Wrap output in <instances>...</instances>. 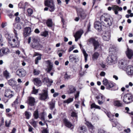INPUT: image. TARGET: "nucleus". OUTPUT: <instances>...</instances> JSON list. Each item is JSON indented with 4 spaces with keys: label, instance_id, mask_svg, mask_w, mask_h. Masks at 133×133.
I'll return each instance as SVG.
<instances>
[{
    "label": "nucleus",
    "instance_id": "1",
    "mask_svg": "<svg viewBox=\"0 0 133 133\" xmlns=\"http://www.w3.org/2000/svg\"><path fill=\"white\" fill-rule=\"evenodd\" d=\"M101 23L99 21H96L94 23V27L96 29L99 30L101 28L102 25L106 27L111 26L113 22L112 19L110 16L108 14H104L100 17Z\"/></svg>",
    "mask_w": 133,
    "mask_h": 133
},
{
    "label": "nucleus",
    "instance_id": "2",
    "mask_svg": "<svg viewBox=\"0 0 133 133\" xmlns=\"http://www.w3.org/2000/svg\"><path fill=\"white\" fill-rule=\"evenodd\" d=\"M31 40V46L33 48L36 47L40 41L39 38L36 36H33L32 37H29L28 38V43H29Z\"/></svg>",
    "mask_w": 133,
    "mask_h": 133
},
{
    "label": "nucleus",
    "instance_id": "3",
    "mask_svg": "<svg viewBox=\"0 0 133 133\" xmlns=\"http://www.w3.org/2000/svg\"><path fill=\"white\" fill-rule=\"evenodd\" d=\"M12 38V41L9 42V44L12 47H18L19 45L20 41L17 36H14Z\"/></svg>",
    "mask_w": 133,
    "mask_h": 133
},
{
    "label": "nucleus",
    "instance_id": "4",
    "mask_svg": "<svg viewBox=\"0 0 133 133\" xmlns=\"http://www.w3.org/2000/svg\"><path fill=\"white\" fill-rule=\"evenodd\" d=\"M123 101L125 104H129L133 102V96L129 94H125L123 96Z\"/></svg>",
    "mask_w": 133,
    "mask_h": 133
},
{
    "label": "nucleus",
    "instance_id": "5",
    "mask_svg": "<svg viewBox=\"0 0 133 133\" xmlns=\"http://www.w3.org/2000/svg\"><path fill=\"white\" fill-rule=\"evenodd\" d=\"M88 41L91 43H92L94 46L95 50L98 49L100 50L101 49V46L98 42L96 41L94 38H91L88 40Z\"/></svg>",
    "mask_w": 133,
    "mask_h": 133
},
{
    "label": "nucleus",
    "instance_id": "6",
    "mask_svg": "<svg viewBox=\"0 0 133 133\" xmlns=\"http://www.w3.org/2000/svg\"><path fill=\"white\" fill-rule=\"evenodd\" d=\"M103 84L106 86V89H110L114 86V84L110 81H109L105 78H104L103 81Z\"/></svg>",
    "mask_w": 133,
    "mask_h": 133
},
{
    "label": "nucleus",
    "instance_id": "7",
    "mask_svg": "<svg viewBox=\"0 0 133 133\" xmlns=\"http://www.w3.org/2000/svg\"><path fill=\"white\" fill-rule=\"evenodd\" d=\"M43 92L42 93L39 94V99L41 100H45L49 98L48 94V88H45L43 90Z\"/></svg>",
    "mask_w": 133,
    "mask_h": 133
},
{
    "label": "nucleus",
    "instance_id": "8",
    "mask_svg": "<svg viewBox=\"0 0 133 133\" xmlns=\"http://www.w3.org/2000/svg\"><path fill=\"white\" fill-rule=\"evenodd\" d=\"M115 57L114 55H109L108 57L106 62L108 64L110 65L115 63Z\"/></svg>",
    "mask_w": 133,
    "mask_h": 133
},
{
    "label": "nucleus",
    "instance_id": "9",
    "mask_svg": "<svg viewBox=\"0 0 133 133\" xmlns=\"http://www.w3.org/2000/svg\"><path fill=\"white\" fill-rule=\"evenodd\" d=\"M10 52V50L7 48H3L0 50V57H2L4 55H6Z\"/></svg>",
    "mask_w": 133,
    "mask_h": 133
},
{
    "label": "nucleus",
    "instance_id": "10",
    "mask_svg": "<svg viewBox=\"0 0 133 133\" xmlns=\"http://www.w3.org/2000/svg\"><path fill=\"white\" fill-rule=\"evenodd\" d=\"M125 71L128 75L130 76L133 75V66L132 65H129L128 66Z\"/></svg>",
    "mask_w": 133,
    "mask_h": 133
},
{
    "label": "nucleus",
    "instance_id": "11",
    "mask_svg": "<svg viewBox=\"0 0 133 133\" xmlns=\"http://www.w3.org/2000/svg\"><path fill=\"white\" fill-rule=\"evenodd\" d=\"M16 74L20 77L24 76L26 75V72L23 69H18L16 72Z\"/></svg>",
    "mask_w": 133,
    "mask_h": 133
},
{
    "label": "nucleus",
    "instance_id": "12",
    "mask_svg": "<svg viewBox=\"0 0 133 133\" xmlns=\"http://www.w3.org/2000/svg\"><path fill=\"white\" fill-rule=\"evenodd\" d=\"M42 80L43 82L47 83V86L49 87H50L53 82V81L51 79H49L48 77L44 78Z\"/></svg>",
    "mask_w": 133,
    "mask_h": 133
},
{
    "label": "nucleus",
    "instance_id": "13",
    "mask_svg": "<svg viewBox=\"0 0 133 133\" xmlns=\"http://www.w3.org/2000/svg\"><path fill=\"white\" fill-rule=\"evenodd\" d=\"M77 58L76 56H74V54H71L69 57V60L70 62L75 63L77 62Z\"/></svg>",
    "mask_w": 133,
    "mask_h": 133
},
{
    "label": "nucleus",
    "instance_id": "14",
    "mask_svg": "<svg viewBox=\"0 0 133 133\" xmlns=\"http://www.w3.org/2000/svg\"><path fill=\"white\" fill-rule=\"evenodd\" d=\"M125 53L129 59H131L133 56V51L128 48H127Z\"/></svg>",
    "mask_w": 133,
    "mask_h": 133
},
{
    "label": "nucleus",
    "instance_id": "15",
    "mask_svg": "<svg viewBox=\"0 0 133 133\" xmlns=\"http://www.w3.org/2000/svg\"><path fill=\"white\" fill-rule=\"evenodd\" d=\"M112 10L114 12L115 14L117 15L118 14V11L122 10V7H119L118 6L114 5L112 6Z\"/></svg>",
    "mask_w": 133,
    "mask_h": 133
},
{
    "label": "nucleus",
    "instance_id": "16",
    "mask_svg": "<svg viewBox=\"0 0 133 133\" xmlns=\"http://www.w3.org/2000/svg\"><path fill=\"white\" fill-rule=\"evenodd\" d=\"M110 33L108 32H105L103 34V38L105 41H108L110 38Z\"/></svg>",
    "mask_w": 133,
    "mask_h": 133
},
{
    "label": "nucleus",
    "instance_id": "17",
    "mask_svg": "<svg viewBox=\"0 0 133 133\" xmlns=\"http://www.w3.org/2000/svg\"><path fill=\"white\" fill-rule=\"evenodd\" d=\"M29 104L31 106H33L34 105L35 103V98L32 97H29L28 98Z\"/></svg>",
    "mask_w": 133,
    "mask_h": 133
},
{
    "label": "nucleus",
    "instance_id": "18",
    "mask_svg": "<svg viewBox=\"0 0 133 133\" xmlns=\"http://www.w3.org/2000/svg\"><path fill=\"white\" fill-rule=\"evenodd\" d=\"M12 91L9 89H7L5 90L4 96L8 98H10L13 96L11 94Z\"/></svg>",
    "mask_w": 133,
    "mask_h": 133
},
{
    "label": "nucleus",
    "instance_id": "19",
    "mask_svg": "<svg viewBox=\"0 0 133 133\" xmlns=\"http://www.w3.org/2000/svg\"><path fill=\"white\" fill-rule=\"evenodd\" d=\"M31 32V29L30 27L25 28L24 30V35L25 37H26L30 34Z\"/></svg>",
    "mask_w": 133,
    "mask_h": 133
},
{
    "label": "nucleus",
    "instance_id": "20",
    "mask_svg": "<svg viewBox=\"0 0 133 133\" xmlns=\"http://www.w3.org/2000/svg\"><path fill=\"white\" fill-rule=\"evenodd\" d=\"M64 122L66 126L67 127L69 128H74L73 125L66 119H64Z\"/></svg>",
    "mask_w": 133,
    "mask_h": 133
},
{
    "label": "nucleus",
    "instance_id": "21",
    "mask_svg": "<svg viewBox=\"0 0 133 133\" xmlns=\"http://www.w3.org/2000/svg\"><path fill=\"white\" fill-rule=\"evenodd\" d=\"M33 81L34 84L37 86H40L41 83V80L38 78H34Z\"/></svg>",
    "mask_w": 133,
    "mask_h": 133
},
{
    "label": "nucleus",
    "instance_id": "22",
    "mask_svg": "<svg viewBox=\"0 0 133 133\" xmlns=\"http://www.w3.org/2000/svg\"><path fill=\"white\" fill-rule=\"evenodd\" d=\"M114 104L115 106L118 107H121L123 105L122 103L119 100H114Z\"/></svg>",
    "mask_w": 133,
    "mask_h": 133
},
{
    "label": "nucleus",
    "instance_id": "23",
    "mask_svg": "<svg viewBox=\"0 0 133 133\" xmlns=\"http://www.w3.org/2000/svg\"><path fill=\"white\" fill-rule=\"evenodd\" d=\"M8 83L10 86H15L16 84V82L14 79H11L8 81Z\"/></svg>",
    "mask_w": 133,
    "mask_h": 133
},
{
    "label": "nucleus",
    "instance_id": "24",
    "mask_svg": "<svg viewBox=\"0 0 133 133\" xmlns=\"http://www.w3.org/2000/svg\"><path fill=\"white\" fill-rule=\"evenodd\" d=\"M83 31L82 29H80L77 31L74 36H77L78 38H80L82 35L83 33Z\"/></svg>",
    "mask_w": 133,
    "mask_h": 133
},
{
    "label": "nucleus",
    "instance_id": "25",
    "mask_svg": "<svg viewBox=\"0 0 133 133\" xmlns=\"http://www.w3.org/2000/svg\"><path fill=\"white\" fill-rule=\"evenodd\" d=\"M3 74L6 79L9 78L10 76L9 72L7 70H5L3 72Z\"/></svg>",
    "mask_w": 133,
    "mask_h": 133
},
{
    "label": "nucleus",
    "instance_id": "26",
    "mask_svg": "<svg viewBox=\"0 0 133 133\" xmlns=\"http://www.w3.org/2000/svg\"><path fill=\"white\" fill-rule=\"evenodd\" d=\"M46 24L48 27H52L54 24L52 20L51 19L47 20L46 22Z\"/></svg>",
    "mask_w": 133,
    "mask_h": 133
},
{
    "label": "nucleus",
    "instance_id": "27",
    "mask_svg": "<svg viewBox=\"0 0 133 133\" xmlns=\"http://www.w3.org/2000/svg\"><path fill=\"white\" fill-rule=\"evenodd\" d=\"M99 54L97 52H95L94 53L92 56V59L93 61L96 60L98 59Z\"/></svg>",
    "mask_w": 133,
    "mask_h": 133
},
{
    "label": "nucleus",
    "instance_id": "28",
    "mask_svg": "<svg viewBox=\"0 0 133 133\" xmlns=\"http://www.w3.org/2000/svg\"><path fill=\"white\" fill-rule=\"evenodd\" d=\"M53 2L52 1L49 0H46L44 1V4L45 6H48V7L50 5L51 3H53Z\"/></svg>",
    "mask_w": 133,
    "mask_h": 133
},
{
    "label": "nucleus",
    "instance_id": "29",
    "mask_svg": "<svg viewBox=\"0 0 133 133\" xmlns=\"http://www.w3.org/2000/svg\"><path fill=\"white\" fill-rule=\"evenodd\" d=\"M119 63L121 65V67L123 68L125 67L126 65L127 61L126 60H122L120 61Z\"/></svg>",
    "mask_w": 133,
    "mask_h": 133
},
{
    "label": "nucleus",
    "instance_id": "30",
    "mask_svg": "<svg viewBox=\"0 0 133 133\" xmlns=\"http://www.w3.org/2000/svg\"><path fill=\"white\" fill-rule=\"evenodd\" d=\"M50 11L52 12L54 11L55 10V5H54V3H51L50 5L48 7Z\"/></svg>",
    "mask_w": 133,
    "mask_h": 133
},
{
    "label": "nucleus",
    "instance_id": "31",
    "mask_svg": "<svg viewBox=\"0 0 133 133\" xmlns=\"http://www.w3.org/2000/svg\"><path fill=\"white\" fill-rule=\"evenodd\" d=\"M85 124L90 129H94V127L92 124L88 121H87L85 123Z\"/></svg>",
    "mask_w": 133,
    "mask_h": 133
},
{
    "label": "nucleus",
    "instance_id": "32",
    "mask_svg": "<svg viewBox=\"0 0 133 133\" xmlns=\"http://www.w3.org/2000/svg\"><path fill=\"white\" fill-rule=\"evenodd\" d=\"M30 123L34 128L37 127V122L33 119H32L30 121Z\"/></svg>",
    "mask_w": 133,
    "mask_h": 133
},
{
    "label": "nucleus",
    "instance_id": "33",
    "mask_svg": "<svg viewBox=\"0 0 133 133\" xmlns=\"http://www.w3.org/2000/svg\"><path fill=\"white\" fill-rule=\"evenodd\" d=\"M65 51L63 49L59 50L57 51V53L58 54L59 56V57H61L62 56V54L65 52Z\"/></svg>",
    "mask_w": 133,
    "mask_h": 133
},
{
    "label": "nucleus",
    "instance_id": "34",
    "mask_svg": "<svg viewBox=\"0 0 133 133\" xmlns=\"http://www.w3.org/2000/svg\"><path fill=\"white\" fill-rule=\"evenodd\" d=\"M49 62V66L48 68V71L47 72H50V71L52 69V68L53 67V64L51 62H50L49 61H48Z\"/></svg>",
    "mask_w": 133,
    "mask_h": 133
},
{
    "label": "nucleus",
    "instance_id": "35",
    "mask_svg": "<svg viewBox=\"0 0 133 133\" xmlns=\"http://www.w3.org/2000/svg\"><path fill=\"white\" fill-rule=\"evenodd\" d=\"M87 15V14L85 12L83 11L81 12L80 16L82 18L84 19L86 17Z\"/></svg>",
    "mask_w": 133,
    "mask_h": 133
},
{
    "label": "nucleus",
    "instance_id": "36",
    "mask_svg": "<svg viewBox=\"0 0 133 133\" xmlns=\"http://www.w3.org/2000/svg\"><path fill=\"white\" fill-rule=\"evenodd\" d=\"M50 105V109L52 110L55 107V101L50 102L49 103Z\"/></svg>",
    "mask_w": 133,
    "mask_h": 133
},
{
    "label": "nucleus",
    "instance_id": "37",
    "mask_svg": "<svg viewBox=\"0 0 133 133\" xmlns=\"http://www.w3.org/2000/svg\"><path fill=\"white\" fill-rule=\"evenodd\" d=\"M25 115L26 119H28L31 115V113L30 112L26 111L24 113Z\"/></svg>",
    "mask_w": 133,
    "mask_h": 133
},
{
    "label": "nucleus",
    "instance_id": "38",
    "mask_svg": "<svg viewBox=\"0 0 133 133\" xmlns=\"http://www.w3.org/2000/svg\"><path fill=\"white\" fill-rule=\"evenodd\" d=\"M82 52L84 56L85 61V62H87V57L88 56V54L87 53L86 51L84 49H83L82 51Z\"/></svg>",
    "mask_w": 133,
    "mask_h": 133
},
{
    "label": "nucleus",
    "instance_id": "39",
    "mask_svg": "<svg viewBox=\"0 0 133 133\" xmlns=\"http://www.w3.org/2000/svg\"><path fill=\"white\" fill-rule=\"evenodd\" d=\"M72 77V76L67 73H66L64 76V78L65 79H68L71 78Z\"/></svg>",
    "mask_w": 133,
    "mask_h": 133
},
{
    "label": "nucleus",
    "instance_id": "40",
    "mask_svg": "<svg viewBox=\"0 0 133 133\" xmlns=\"http://www.w3.org/2000/svg\"><path fill=\"white\" fill-rule=\"evenodd\" d=\"M73 101V98H69L67 100H64L63 101L64 103H69Z\"/></svg>",
    "mask_w": 133,
    "mask_h": 133
},
{
    "label": "nucleus",
    "instance_id": "41",
    "mask_svg": "<svg viewBox=\"0 0 133 133\" xmlns=\"http://www.w3.org/2000/svg\"><path fill=\"white\" fill-rule=\"evenodd\" d=\"M91 109L93 108H95L96 109H101V107L99 106L96 105L94 103H92L91 104Z\"/></svg>",
    "mask_w": 133,
    "mask_h": 133
},
{
    "label": "nucleus",
    "instance_id": "42",
    "mask_svg": "<svg viewBox=\"0 0 133 133\" xmlns=\"http://www.w3.org/2000/svg\"><path fill=\"white\" fill-rule=\"evenodd\" d=\"M34 118L35 119H37L38 117V113L37 110L35 111L34 113Z\"/></svg>",
    "mask_w": 133,
    "mask_h": 133
},
{
    "label": "nucleus",
    "instance_id": "43",
    "mask_svg": "<svg viewBox=\"0 0 133 133\" xmlns=\"http://www.w3.org/2000/svg\"><path fill=\"white\" fill-rule=\"evenodd\" d=\"M6 37L8 38V40L9 42H10L12 39V38H13L14 37H12V34H9L7 35Z\"/></svg>",
    "mask_w": 133,
    "mask_h": 133
},
{
    "label": "nucleus",
    "instance_id": "44",
    "mask_svg": "<svg viewBox=\"0 0 133 133\" xmlns=\"http://www.w3.org/2000/svg\"><path fill=\"white\" fill-rule=\"evenodd\" d=\"M14 25L15 28L17 29L18 30H19L21 29V27L19 24H16V23L14 24Z\"/></svg>",
    "mask_w": 133,
    "mask_h": 133
},
{
    "label": "nucleus",
    "instance_id": "45",
    "mask_svg": "<svg viewBox=\"0 0 133 133\" xmlns=\"http://www.w3.org/2000/svg\"><path fill=\"white\" fill-rule=\"evenodd\" d=\"M18 100L17 98L16 99V100L14 101V102L12 104V106L14 107H16L17 106V105L18 104Z\"/></svg>",
    "mask_w": 133,
    "mask_h": 133
},
{
    "label": "nucleus",
    "instance_id": "46",
    "mask_svg": "<svg viewBox=\"0 0 133 133\" xmlns=\"http://www.w3.org/2000/svg\"><path fill=\"white\" fill-rule=\"evenodd\" d=\"M41 56H39L37 57L35 60V64H37L38 63V61L40 60L41 58Z\"/></svg>",
    "mask_w": 133,
    "mask_h": 133
},
{
    "label": "nucleus",
    "instance_id": "47",
    "mask_svg": "<svg viewBox=\"0 0 133 133\" xmlns=\"http://www.w3.org/2000/svg\"><path fill=\"white\" fill-rule=\"evenodd\" d=\"M48 35V31H45L44 32H42L41 33V35L44 37H46Z\"/></svg>",
    "mask_w": 133,
    "mask_h": 133
},
{
    "label": "nucleus",
    "instance_id": "48",
    "mask_svg": "<svg viewBox=\"0 0 133 133\" xmlns=\"http://www.w3.org/2000/svg\"><path fill=\"white\" fill-rule=\"evenodd\" d=\"M38 92V89H35L34 87H33V90L32 91V93L34 94H36Z\"/></svg>",
    "mask_w": 133,
    "mask_h": 133
},
{
    "label": "nucleus",
    "instance_id": "49",
    "mask_svg": "<svg viewBox=\"0 0 133 133\" xmlns=\"http://www.w3.org/2000/svg\"><path fill=\"white\" fill-rule=\"evenodd\" d=\"M33 73L34 75H38L40 73V71L38 70L34 69Z\"/></svg>",
    "mask_w": 133,
    "mask_h": 133
},
{
    "label": "nucleus",
    "instance_id": "50",
    "mask_svg": "<svg viewBox=\"0 0 133 133\" xmlns=\"http://www.w3.org/2000/svg\"><path fill=\"white\" fill-rule=\"evenodd\" d=\"M11 121L10 120L9 121H5V126L6 127H9L10 126V125L11 124Z\"/></svg>",
    "mask_w": 133,
    "mask_h": 133
},
{
    "label": "nucleus",
    "instance_id": "51",
    "mask_svg": "<svg viewBox=\"0 0 133 133\" xmlns=\"http://www.w3.org/2000/svg\"><path fill=\"white\" fill-rule=\"evenodd\" d=\"M76 90V89L75 88L72 87L70 88V94L73 93L75 92Z\"/></svg>",
    "mask_w": 133,
    "mask_h": 133
},
{
    "label": "nucleus",
    "instance_id": "52",
    "mask_svg": "<svg viewBox=\"0 0 133 133\" xmlns=\"http://www.w3.org/2000/svg\"><path fill=\"white\" fill-rule=\"evenodd\" d=\"M79 128L80 130L82 131L83 133L87 131V129L84 126L80 127Z\"/></svg>",
    "mask_w": 133,
    "mask_h": 133
},
{
    "label": "nucleus",
    "instance_id": "53",
    "mask_svg": "<svg viewBox=\"0 0 133 133\" xmlns=\"http://www.w3.org/2000/svg\"><path fill=\"white\" fill-rule=\"evenodd\" d=\"M105 112V114H107V116L109 118H110V120L111 121L112 120H113V119L112 118H111V113L110 112H108L107 111H104Z\"/></svg>",
    "mask_w": 133,
    "mask_h": 133
},
{
    "label": "nucleus",
    "instance_id": "54",
    "mask_svg": "<svg viewBox=\"0 0 133 133\" xmlns=\"http://www.w3.org/2000/svg\"><path fill=\"white\" fill-rule=\"evenodd\" d=\"M28 126V131L29 132H31V133H34V132L32 131L33 129V128L29 125Z\"/></svg>",
    "mask_w": 133,
    "mask_h": 133
},
{
    "label": "nucleus",
    "instance_id": "55",
    "mask_svg": "<svg viewBox=\"0 0 133 133\" xmlns=\"http://www.w3.org/2000/svg\"><path fill=\"white\" fill-rule=\"evenodd\" d=\"M42 46L41 44H39V43L36 46V47L35 48L37 49H42Z\"/></svg>",
    "mask_w": 133,
    "mask_h": 133
},
{
    "label": "nucleus",
    "instance_id": "56",
    "mask_svg": "<svg viewBox=\"0 0 133 133\" xmlns=\"http://www.w3.org/2000/svg\"><path fill=\"white\" fill-rule=\"evenodd\" d=\"M71 116L77 118V115L76 112H73L71 114Z\"/></svg>",
    "mask_w": 133,
    "mask_h": 133
},
{
    "label": "nucleus",
    "instance_id": "57",
    "mask_svg": "<svg viewBox=\"0 0 133 133\" xmlns=\"http://www.w3.org/2000/svg\"><path fill=\"white\" fill-rule=\"evenodd\" d=\"M27 12L29 15H30L32 14L33 12V11L31 9L29 8L27 10Z\"/></svg>",
    "mask_w": 133,
    "mask_h": 133
},
{
    "label": "nucleus",
    "instance_id": "58",
    "mask_svg": "<svg viewBox=\"0 0 133 133\" xmlns=\"http://www.w3.org/2000/svg\"><path fill=\"white\" fill-rule=\"evenodd\" d=\"M98 133H106L105 131L102 129L98 130Z\"/></svg>",
    "mask_w": 133,
    "mask_h": 133
},
{
    "label": "nucleus",
    "instance_id": "59",
    "mask_svg": "<svg viewBox=\"0 0 133 133\" xmlns=\"http://www.w3.org/2000/svg\"><path fill=\"white\" fill-rule=\"evenodd\" d=\"M104 101L102 100V101H101L99 100H98L97 101V102H98V104L100 105L103 104L104 103Z\"/></svg>",
    "mask_w": 133,
    "mask_h": 133
},
{
    "label": "nucleus",
    "instance_id": "60",
    "mask_svg": "<svg viewBox=\"0 0 133 133\" xmlns=\"http://www.w3.org/2000/svg\"><path fill=\"white\" fill-rule=\"evenodd\" d=\"M79 92L78 91H77L76 94L75 95V99H76L79 96Z\"/></svg>",
    "mask_w": 133,
    "mask_h": 133
},
{
    "label": "nucleus",
    "instance_id": "61",
    "mask_svg": "<svg viewBox=\"0 0 133 133\" xmlns=\"http://www.w3.org/2000/svg\"><path fill=\"white\" fill-rule=\"evenodd\" d=\"M23 4V2H21L18 4V6L20 8H23V7H22Z\"/></svg>",
    "mask_w": 133,
    "mask_h": 133
},
{
    "label": "nucleus",
    "instance_id": "62",
    "mask_svg": "<svg viewBox=\"0 0 133 133\" xmlns=\"http://www.w3.org/2000/svg\"><path fill=\"white\" fill-rule=\"evenodd\" d=\"M100 97L102 100L105 101V97L102 94H100Z\"/></svg>",
    "mask_w": 133,
    "mask_h": 133
},
{
    "label": "nucleus",
    "instance_id": "63",
    "mask_svg": "<svg viewBox=\"0 0 133 133\" xmlns=\"http://www.w3.org/2000/svg\"><path fill=\"white\" fill-rule=\"evenodd\" d=\"M42 55L37 52H35L34 54L33 57H34L36 56H41Z\"/></svg>",
    "mask_w": 133,
    "mask_h": 133
},
{
    "label": "nucleus",
    "instance_id": "64",
    "mask_svg": "<svg viewBox=\"0 0 133 133\" xmlns=\"http://www.w3.org/2000/svg\"><path fill=\"white\" fill-rule=\"evenodd\" d=\"M48 130L46 129H44L42 131V133H48Z\"/></svg>",
    "mask_w": 133,
    "mask_h": 133
}]
</instances>
